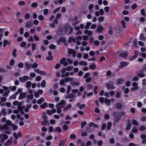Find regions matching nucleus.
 I'll use <instances>...</instances> for the list:
<instances>
[{
  "label": "nucleus",
  "mask_w": 146,
  "mask_h": 146,
  "mask_svg": "<svg viewBox=\"0 0 146 146\" xmlns=\"http://www.w3.org/2000/svg\"><path fill=\"white\" fill-rule=\"evenodd\" d=\"M114 116V120L117 123L120 119V112L119 111H114L113 113Z\"/></svg>",
  "instance_id": "nucleus-1"
},
{
  "label": "nucleus",
  "mask_w": 146,
  "mask_h": 146,
  "mask_svg": "<svg viewBox=\"0 0 146 146\" xmlns=\"http://www.w3.org/2000/svg\"><path fill=\"white\" fill-rule=\"evenodd\" d=\"M106 86L108 90H112L115 88V87L114 86L113 82H111V83L108 82L106 84Z\"/></svg>",
  "instance_id": "nucleus-2"
},
{
  "label": "nucleus",
  "mask_w": 146,
  "mask_h": 146,
  "mask_svg": "<svg viewBox=\"0 0 146 146\" xmlns=\"http://www.w3.org/2000/svg\"><path fill=\"white\" fill-rule=\"evenodd\" d=\"M120 65L119 67V68H123L125 66H127L129 64V63L125 61H123L120 62Z\"/></svg>",
  "instance_id": "nucleus-3"
},
{
  "label": "nucleus",
  "mask_w": 146,
  "mask_h": 146,
  "mask_svg": "<svg viewBox=\"0 0 146 146\" xmlns=\"http://www.w3.org/2000/svg\"><path fill=\"white\" fill-rule=\"evenodd\" d=\"M33 25L32 21H30L27 22L25 26L27 28H29L32 27Z\"/></svg>",
  "instance_id": "nucleus-4"
},
{
  "label": "nucleus",
  "mask_w": 146,
  "mask_h": 146,
  "mask_svg": "<svg viewBox=\"0 0 146 146\" xmlns=\"http://www.w3.org/2000/svg\"><path fill=\"white\" fill-rule=\"evenodd\" d=\"M72 107V105L71 104H69L66 106L63 110V111L65 113L67 111L69 110Z\"/></svg>",
  "instance_id": "nucleus-5"
},
{
  "label": "nucleus",
  "mask_w": 146,
  "mask_h": 146,
  "mask_svg": "<svg viewBox=\"0 0 146 146\" xmlns=\"http://www.w3.org/2000/svg\"><path fill=\"white\" fill-rule=\"evenodd\" d=\"M131 125V124L130 121L129 119H128L127 121V126L125 128L126 130L129 131L130 129Z\"/></svg>",
  "instance_id": "nucleus-6"
},
{
  "label": "nucleus",
  "mask_w": 146,
  "mask_h": 146,
  "mask_svg": "<svg viewBox=\"0 0 146 146\" xmlns=\"http://www.w3.org/2000/svg\"><path fill=\"white\" fill-rule=\"evenodd\" d=\"M128 55V53L127 52L125 51L121 53L119 55V56L121 57H123V58H125Z\"/></svg>",
  "instance_id": "nucleus-7"
},
{
  "label": "nucleus",
  "mask_w": 146,
  "mask_h": 146,
  "mask_svg": "<svg viewBox=\"0 0 146 146\" xmlns=\"http://www.w3.org/2000/svg\"><path fill=\"white\" fill-rule=\"evenodd\" d=\"M66 142V139L61 140L58 144V146H64Z\"/></svg>",
  "instance_id": "nucleus-8"
},
{
  "label": "nucleus",
  "mask_w": 146,
  "mask_h": 146,
  "mask_svg": "<svg viewBox=\"0 0 146 146\" xmlns=\"http://www.w3.org/2000/svg\"><path fill=\"white\" fill-rule=\"evenodd\" d=\"M26 94L27 93L25 92L21 93L19 97V100H22L23 98H25L26 96Z\"/></svg>",
  "instance_id": "nucleus-9"
},
{
  "label": "nucleus",
  "mask_w": 146,
  "mask_h": 146,
  "mask_svg": "<svg viewBox=\"0 0 146 146\" xmlns=\"http://www.w3.org/2000/svg\"><path fill=\"white\" fill-rule=\"evenodd\" d=\"M123 107L122 104L120 103H117L115 106V108L117 110H121Z\"/></svg>",
  "instance_id": "nucleus-10"
},
{
  "label": "nucleus",
  "mask_w": 146,
  "mask_h": 146,
  "mask_svg": "<svg viewBox=\"0 0 146 146\" xmlns=\"http://www.w3.org/2000/svg\"><path fill=\"white\" fill-rule=\"evenodd\" d=\"M121 92L120 91H117L116 92L115 97L117 98H119L121 97Z\"/></svg>",
  "instance_id": "nucleus-11"
},
{
  "label": "nucleus",
  "mask_w": 146,
  "mask_h": 146,
  "mask_svg": "<svg viewBox=\"0 0 146 146\" xmlns=\"http://www.w3.org/2000/svg\"><path fill=\"white\" fill-rule=\"evenodd\" d=\"M124 81V80L122 78H118L117 80V84L119 85L122 84L123 82Z\"/></svg>",
  "instance_id": "nucleus-12"
},
{
  "label": "nucleus",
  "mask_w": 146,
  "mask_h": 146,
  "mask_svg": "<svg viewBox=\"0 0 146 146\" xmlns=\"http://www.w3.org/2000/svg\"><path fill=\"white\" fill-rule=\"evenodd\" d=\"M47 123H48V125H50V123L48 121V119H44L41 122V124L43 126H45V124Z\"/></svg>",
  "instance_id": "nucleus-13"
},
{
  "label": "nucleus",
  "mask_w": 146,
  "mask_h": 146,
  "mask_svg": "<svg viewBox=\"0 0 146 146\" xmlns=\"http://www.w3.org/2000/svg\"><path fill=\"white\" fill-rule=\"evenodd\" d=\"M48 104L46 102H44L43 104H41L40 106V107L41 108L43 109H45V108L47 107Z\"/></svg>",
  "instance_id": "nucleus-14"
},
{
  "label": "nucleus",
  "mask_w": 146,
  "mask_h": 146,
  "mask_svg": "<svg viewBox=\"0 0 146 146\" xmlns=\"http://www.w3.org/2000/svg\"><path fill=\"white\" fill-rule=\"evenodd\" d=\"M140 39L142 41H146V38L144 36L143 34L142 33L140 34L139 36Z\"/></svg>",
  "instance_id": "nucleus-15"
},
{
  "label": "nucleus",
  "mask_w": 146,
  "mask_h": 146,
  "mask_svg": "<svg viewBox=\"0 0 146 146\" xmlns=\"http://www.w3.org/2000/svg\"><path fill=\"white\" fill-rule=\"evenodd\" d=\"M104 29V27L102 26H100L98 27L97 31L98 33H100Z\"/></svg>",
  "instance_id": "nucleus-16"
},
{
  "label": "nucleus",
  "mask_w": 146,
  "mask_h": 146,
  "mask_svg": "<svg viewBox=\"0 0 146 146\" xmlns=\"http://www.w3.org/2000/svg\"><path fill=\"white\" fill-rule=\"evenodd\" d=\"M66 101L64 100H61L59 103L57 104L56 105L58 106L60 105H65L66 104Z\"/></svg>",
  "instance_id": "nucleus-17"
},
{
  "label": "nucleus",
  "mask_w": 146,
  "mask_h": 146,
  "mask_svg": "<svg viewBox=\"0 0 146 146\" xmlns=\"http://www.w3.org/2000/svg\"><path fill=\"white\" fill-rule=\"evenodd\" d=\"M70 27V25L68 24H66L64 26V29L66 32L68 31Z\"/></svg>",
  "instance_id": "nucleus-18"
},
{
  "label": "nucleus",
  "mask_w": 146,
  "mask_h": 146,
  "mask_svg": "<svg viewBox=\"0 0 146 146\" xmlns=\"http://www.w3.org/2000/svg\"><path fill=\"white\" fill-rule=\"evenodd\" d=\"M56 107L57 109L56 112L58 114L62 112V110L59 107V106L56 105Z\"/></svg>",
  "instance_id": "nucleus-19"
},
{
  "label": "nucleus",
  "mask_w": 146,
  "mask_h": 146,
  "mask_svg": "<svg viewBox=\"0 0 146 146\" xmlns=\"http://www.w3.org/2000/svg\"><path fill=\"white\" fill-rule=\"evenodd\" d=\"M79 64L80 65H84L85 66H86L87 65V62L83 61H80L79 63Z\"/></svg>",
  "instance_id": "nucleus-20"
},
{
  "label": "nucleus",
  "mask_w": 146,
  "mask_h": 146,
  "mask_svg": "<svg viewBox=\"0 0 146 146\" xmlns=\"http://www.w3.org/2000/svg\"><path fill=\"white\" fill-rule=\"evenodd\" d=\"M54 132L57 131L58 133H60L62 131V130L59 127H57L56 129H54Z\"/></svg>",
  "instance_id": "nucleus-21"
},
{
  "label": "nucleus",
  "mask_w": 146,
  "mask_h": 146,
  "mask_svg": "<svg viewBox=\"0 0 146 146\" xmlns=\"http://www.w3.org/2000/svg\"><path fill=\"white\" fill-rule=\"evenodd\" d=\"M89 68L91 70H94L96 68V65L95 64L93 63L89 66Z\"/></svg>",
  "instance_id": "nucleus-22"
},
{
  "label": "nucleus",
  "mask_w": 146,
  "mask_h": 146,
  "mask_svg": "<svg viewBox=\"0 0 146 146\" xmlns=\"http://www.w3.org/2000/svg\"><path fill=\"white\" fill-rule=\"evenodd\" d=\"M44 101V98H41L40 99H38L37 101V103L38 104H41L42 102Z\"/></svg>",
  "instance_id": "nucleus-23"
},
{
  "label": "nucleus",
  "mask_w": 146,
  "mask_h": 146,
  "mask_svg": "<svg viewBox=\"0 0 146 146\" xmlns=\"http://www.w3.org/2000/svg\"><path fill=\"white\" fill-rule=\"evenodd\" d=\"M12 143V140L10 139H8L7 142L4 143V144L6 146H8V145H11Z\"/></svg>",
  "instance_id": "nucleus-24"
},
{
  "label": "nucleus",
  "mask_w": 146,
  "mask_h": 146,
  "mask_svg": "<svg viewBox=\"0 0 146 146\" xmlns=\"http://www.w3.org/2000/svg\"><path fill=\"white\" fill-rule=\"evenodd\" d=\"M73 78L67 77L65 78L64 80L65 82H68L69 81H70L71 80H73Z\"/></svg>",
  "instance_id": "nucleus-25"
},
{
  "label": "nucleus",
  "mask_w": 146,
  "mask_h": 146,
  "mask_svg": "<svg viewBox=\"0 0 146 146\" xmlns=\"http://www.w3.org/2000/svg\"><path fill=\"white\" fill-rule=\"evenodd\" d=\"M59 41L61 42H62L64 43L65 42L66 39V38L64 37H61L59 38L58 39Z\"/></svg>",
  "instance_id": "nucleus-26"
},
{
  "label": "nucleus",
  "mask_w": 146,
  "mask_h": 146,
  "mask_svg": "<svg viewBox=\"0 0 146 146\" xmlns=\"http://www.w3.org/2000/svg\"><path fill=\"white\" fill-rule=\"evenodd\" d=\"M133 46L135 47H137V40L136 39H135L133 40Z\"/></svg>",
  "instance_id": "nucleus-27"
},
{
  "label": "nucleus",
  "mask_w": 146,
  "mask_h": 146,
  "mask_svg": "<svg viewBox=\"0 0 146 146\" xmlns=\"http://www.w3.org/2000/svg\"><path fill=\"white\" fill-rule=\"evenodd\" d=\"M112 125L111 123L110 122H108V125L107 126V129L109 130L111 128V126Z\"/></svg>",
  "instance_id": "nucleus-28"
},
{
  "label": "nucleus",
  "mask_w": 146,
  "mask_h": 146,
  "mask_svg": "<svg viewBox=\"0 0 146 146\" xmlns=\"http://www.w3.org/2000/svg\"><path fill=\"white\" fill-rule=\"evenodd\" d=\"M85 33L86 34L88 33V35L90 36H91L92 35V32L90 30L88 31V30H86L85 31Z\"/></svg>",
  "instance_id": "nucleus-29"
},
{
  "label": "nucleus",
  "mask_w": 146,
  "mask_h": 146,
  "mask_svg": "<svg viewBox=\"0 0 146 146\" xmlns=\"http://www.w3.org/2000/svg\"><path fill=\"white\" fill-rule=\"evenodd\" d=\"M91 24L90 22H88L86 23V25L85 26L84 28L86 29H89V27Z\"/></svg>",
  "instance_id": "nucleus-30"
},
{
  "label": "nucleus",
  "mask_w": 146,
  "mask_h": 146,
  "mask_svg": "<svg viewBox=\"0 0 146 146\" xmlns=\"http://www.w3.org/2000/svg\"><path fill=\"white\" fill-rule=\"evenodd\" d=\"M17 50L16 48L14 49L13 51L12 55L14 57H16L17 56Z\"/></svg>",
  "instance_id": "nucleus-31"
},
{
  "label": "nucleus",
  "mask_w": 146,
  "mask_h": 146,
  "mask_svg": "<svg viewBox=\"0 0 146 146\" xmlns=\"http://www.w3.org/2000/svg\"><path fill=\"white\" fill-rule=\"evenodd\" d=\"M138 131V129L137 127L135 126H134L133 129L132 130V132L133 133H135V132H137Z\"/></svg>",
  "instance_id": "nucleus-32"
},
{
  "label": "nucleus",
  "mask_w": 146,
  "mask_h": 146,
  "mask_svg": "<svg viewBox=\"0 0 146 146\" xmlns=\"http://www.w3.org/2000/svg\"><path fill=\"white\" fill-rule=\"evenodd\" d=\"M121 23L123 28L124 29H125L126 28V26L125 21L123 20H121Z\"/></svg>",
  "instance_id": "nucleus-33"
},
{
  "label": "nucleus",
  "mask_w": 146,
  "mask_h": 146,
  "mask_svg": "<svg viewBox=\"0 0 146 146\" xmlns=\"http://www.w3.org/2000/svg\"><path fill=\"white\" fill-rule=\"evenodd\" d=\"M33 97L34 95L33 94L28 95L27 96V98L31 100L33 99Z\"/></svg>",
  "instance_id": "nucleus-34"
},
{
  "label": "nucleus",
  "mask_w": 146,
  "mask_h": 146,
  "mask_svg": "<svg viewBox=\"0 0 146 146\" xmlns=\"http://www.w3.org/2000/svg\"><path fill=\"white\" fill-rule=\"evenodd\" d=\"M140 13L142 15H143L144 17H145L146 16L145 11L144 9H141Z\"/></svg>",
  "instance_id": "nucleus-35"
},
{
  "label": "nucleus",
  "mask_w": 146,
  "mask_h": 146,
  "mask_svg": "<svg viewBox=\"0 0 146 146\" xmlns=\"http://www.w3.org/2000/svg\"><path fill=\"white\" fill-rule=\"evenodd\" d=\"M46 59L48 61H50L52 60L53 58L52 56H48L46 57Z\"/></svg>",
  "instance_id": "nucleus-36"
},
{
  "label": "nucleus",
  "mask_w": 146,
  "mask_h": 146,
  "mask_svg": "<svg viewBox=\"0 0 146 146\" xmlns=\"http://www.w3.org/2000/svg\"><path fill=\"white\" fill-rule=\"evenodd\" d=\"M42 117L44 119H48V117L45 112H43L42 113Z\"/></svg>",
  "instance_id": "nucleus-37"
},
{
  "label": "nucleus",
  "mask_w": 146,
  "mask_h": 146,
  "mask_svg": "<svg viewBox=\"0 0 146 146\" xmlns=\"http://www.w3.org/2000/svg\"><path fill=\"white\" fill-rule=\"evenodd\" d=\"M18 104H20V105H21L22 104L21 102L19 103L18 102L17 100L13 102V105L15 106H17Z\"/></svg>",
  "instance_id": "nucleus-38"
},
{
  "label": "nucleus",
  "mask_w": 146,
  "mask_h": 146,
  "mask_svg": "<svg viewBox=\"0 0 146 146\" xmlns=\"http://www.w3.org/2000/svg\"><path fill=\"white\" fill-rule=\"evenodd\" d=\"M137 57H136L134 55L132 56H130L129 57V60L130 61H131L135 59Z\"/></svg>",
  "instance_id": "nucleus-39"
},
{
  "label": "nucleus",
  "mask_w": 146,
  "mask_h": 146,
  "mask_svg": "<svg viewBox=\"0 0 146 146\" xmlns=\"http://www.w3.org/2000/svg\"><path fill=\"white\" fill-rule=\"evenodd\" d=\"M31 84L32 83L30 81H28L26 82V87L27 88H29L31 86Z\"/></svg>",
  "instance_id": "nucleus-40"
},
{
  "label": "nucleus",
  "mask_w": 146,
  "mask_h": 146,
  "mask_svg": "<svg viewBox=\"0 0 146 146\" xmlns=\"http://www.w3.org/2000/svg\"><path fill=\"white\" fill-rule=\"evenodd\" d=\"M104 118L106 120L110 118V115L108 114H105L104 115Z\"/></svg>",
  "instance_id": "nucleus-41"
},
{
  "label": "nucleus",
  "mask_w": 146,
  "mask_h": 146,
  "mask_svg": "<svg viewBox=\"0 0 146 146\" xmlns=\"http://www.w3.org/2000/svg\"><path fill=\"white\" fill-rule=\"evenodd\" d=\"M16 98V96L14 94H13L12 96H11L9 97V99L11 100L13 99L15 100Z\"/></svg>",
  "instance_id": "nucleus-42"
},
{
  "label": "nucleus",
  "mask_w": 146,
  "mask_h": 146,
  "mask_svg": "<svg viewBox=\"0 0 146 146\" xmlns=\"http://www.w3.org/2000/svg\"><path fill=\"white\" fill-rule=\"evenodd\" d=\"M66 60V59L65 58H62L60 60V63L61 64H62L65 62Z\"/></svg>",
  "instance_id": "nucleus-43"
},
{
  "label": "nucleus",
  "mask_w": 146,
  "mask_h": 146,
  "mask_svg": "<svg viewBox=\"0 0 146 146\" xmlns=\"http://www.w3.org/2000/svg\"><path fill=\"white\" fill-rule=\"evenodd\" d=\"M1 112L4 116H5L7 115V112L5 110V109H3L2 110Z\"/></svg>",
  "instance_id": "nucleus-44"
},
{
  "label": "nucleus",
  "mask_w": 146,
  "mask_h": 146,
  "mask_svg": "<svg viewBox=\"0 0 146 146\" xmlns=\"http://www.w3.org/2000/svg\"><path fill=\"white\" fill-rule=\"evenodd\" d=\"M25 66L27 68H29L31 67L32 64H29L27 62H26L25 64Z\"/></svg>",
  "instance_id": "nucleus-45"
},
{
  "label": "nucleus",
  "mask_w": 146,
  "mask_h": 146,
  "mask_svg": "<svg viewBox=\"0 0 146 146\" xmlns=\"http://www.w3.org/2000/svg\"><path fill=\"white\" fill-rule=\"evenodd\" d=\"M46 82L44 80L42 81V83L41 84V86L42 87H44L46 86Z\"/></svg>",
  "instance_id": "nucleus-46"
},
{
  "label": "nucleus",
  "mask_w": 146,
  "mask_h": 146,
  "mask_svg": "<svg viewBox=\"0 0 146 146\" xmlns=\"http://www.w3.org/2000/svg\"><path fill=\"white\" fill-rule=\"evenodd\" d=\"M38 5V3L36 2H34L31 5V6L33 7H37Z\"/></svg>",
  "instance_id": "nucleus-47"
},
{
  "label": "nucleus",
  "mask_w": 146,
  "mask_h": 146,
  "mask_svg": "<svg viewBox=\"0 0 146 146\" xmlns=\"http://www.w3.org/2000/svg\"><path fill=\"white\" fill-rule=\"evenodd\" d=\"M29 77L25 75L23 76V80L24 82L27 80L29 79Z\"/></svg>",
  "instance_id": "nucleus-48"
},
{
  "label": "nucleus",
  "mask_w": 146,
  "mask_h": 146,
  "mask_svg": "<svg viewBox=\"0 0 146 146\" xmlns=\"http://www.w3.org/2000/svg\"><path fill=\"white\" fill-rule=\"evenodd\" d=\"M87 122L86 121H84L81 123V128H83L84 126L86 125L87 124Z\"/></svg>",
  "instance_id": "nucleus-49"
},
{
  "label": "nucleus",
  "mask_w": 146,
  "mask_h": 146,
  "mask_svg": "<svg viewBox=\"0 0 146 146\" xmlns=\"http://www.w3.org/2000/svg\"><path fill=\"white\" fill-rule=\"evenodd\" d=\"M32 50L34 51L36 48V45L35 43H32Z\"/></svg>",
  "instance_id": "nucleus-50"
},
{
  "label": "nucleus",
  "mask_w": 146,
  "mask_h": 146,
  "mask_svg": "<svg viewBox=\"0 0 146 146\" xmlns=\"http://www.w3.org/2000/svg\"><path fill=\"white\" fill-rule=\"evenodd\" d=\"M137 4L136 3H135L132 4L131 6V7L132 9H135L137 8Z\"/></svg>",
  "instance_id": "nucleus-51"
},
{
  "label": "nucleus",
  "mask_w": 146,
  "mask_h": 146,
  "mask_svg": "<svg viewBox=\"0 0 146 146\" xmlns=\"http://www.w3.org/2000/svg\"><path fill=\"white\" fill-rule=\"evenodd\" d=\"M132 123L134 125H137L138 124L137 122L134 119H132Z\"/></svg>",
  "instance_id": "nucleus-52"
},
{
  "label": "nucleus",
  "mask_w": 146,
  "mask_h": 146,
  "mask_svg": "<svg viewBox=\"0 0 146 146\" xmlns=\"http://www.w3.org/2000/svg\"><path fill=\"white\" fill-rule=\"evenodd\" d=\"M9 91L8 90L7 91H5L4 93L3 94V96L7 97L9 93Z\"/></svg>",
  "instance_id": "nucleus-53"
},
{
  "label": "nucleus",
  "mask_w": 146,
  "mask_h": 146,
  "mask_svg": "<svg viewBox=\"0 0 146 146\" xmlns=\"http://www.w3.org/2000/svg\"><path fill=\"white\" fill-rule=\"evenodd\" d=\"M6 124L7 125L11 126L12 125V123L9 120H7L6 122Z\"/></svg>",
  "instance_id": "nucleus-54"
},
{
  "label": "nucleus",
  "mask_w": 146,
  "mask_h": 146,
  "mask_svg": "<svg viewBox=\"0 0 146 146\" xmlns=\"http://www.w3.org/2000/svg\"><path fill=\"white\" fill-rule=\"evenodd\" d=\"M139 130L141 131H143L145 129V127L143 125H141L139 128Z\"/></svg>",
  "instance_id": "nucleus-55"
},
{
  "label": "nucleus",
  "mask_w": 146,
  "mask_h": 146,
  "mask_svg": "<svg viewBox=\"0 0 146 146\" xmlns=\"http://www.w3.org/2000/svg\"><path fill=\"white\" fill-rule=\"evenodd\" d=\"M25 4V2L23 1H20L18 2L19 5H24Z\"/></svg>",
  "instance_id": "nucleus-56"
},
{
  "label": "nucleus",
  "mask_w": 146,
  "mask_h": 146,
  "mask_svg": "<svg viewBox=\"0 0 146 146\" xmlns=\"http://www.w3.org/2000/svg\"><path fill=\"white\" fill-rule=\"evenodd\" d=\"M30 18V15L28 13H27L25 16V18L26 19H29Z\"/></svg>",
  "instance_id": "nucleus-57"
},
{
  "label": "nucleus",
  "mask_w": 146,
  "mask_h": 146,
  "mask_svg": "<svg viewBox=\"0 0 146 146\" xmlns=\"http://www.w3.org/2000/svg\"><path fill=\"white\" fill-rule=\"evenodd\" d=\"M56 47V46L53 44H51L49 46V48L51 49H54Z\"/></svg>",
  "instance_id": "nucleus-58"
},
{
  "label": "nucleus",
  "mask_w": 146,
  "mask_h": 146,
  "mask_svg": "<svg viewBox=\"0 0 146 146\" xmlns=\"http://www.w3.org/2000/svg\"><path fill=\"white\" fill-rule=\"evenodd\" d=\"M122 13L123 15H127L129 14V12L128 11L124 10L122 12Z\"/></svg>",
  "instance_id": "nucleus-59"
},
{
  "label": "nucleus",
  "mask_w": 146,
  "mask_h": 146,
  "mask_svg": "<svg viewBox=\"0 0 146 146\" xmlns=\"http://www.w3.org/2000/svg\"><path fill=\"white\" fill-rule=\"evenodd\" d=\"M7 71V70L4 68L0 67V72L2 73L5 72Z\"/></svg>",
  "instance_id": "nucleus-60"
},
{
  "label": "nucleus",
  "mask_w": 146,
  "mask_h": 146,
  "mask_svg": "<svg viewBox=\"0 0 146 146\" xmlns=\"http://www.w3.org/2000/svg\"><path fill=\"white\" fill-rule=\"evenodd\" d=\"M44 17L43 15H40L38 16V19L41 21H42L44 20Z\"/></svg>",
  "instance_id": "nucleus-61"
},
{
  "label": "nucleus",
  "mask_w": 146,
  "mask_h": 146,
  "mask_svg": "<svg viewBox=\"0 0 146 146\" xmlns=\"http://www.w3.org/2000/svg\"><path fill=\"white\" fill-rule=\"evenodd\" d=\"M89 55L91 56H93L95 55V53L94 51L92 50L89 52Z\"/></svg>",
  "instance_id": "nucleus-62"
},
{
  "label": "nucleus",
  "mask_w": 146,
  "mask_h": 146,
  "mask_svg": "<svg viewBox=\"0 0 146 146\" xmlns=\"http://www.w3.org/2000/svg\"><path fill=\"white\" fill-rule=\"evenodd\" d=\"M91 80H92V78L91 77H88L86 79V82L87 83H88L90 82L91 81Z\"/></svg>",
  "instance_id": "nucleus-63"
},
{
  "label": "nucleus",
  "mask_w": 146,
  "mask_h": 146,
  "mask_svg": "<svg viewBox=\"0 0 146 146\" xmlns=\"http://www.w3.org/2000/svg\"><path fill=\"white\" fill-rule=\"evenodd\" d=\"M48 12V9H45L43 11V14L44 15H47Z\"/></svg>",
  "instance_id": "nucleus-64"
}]
</instances>
